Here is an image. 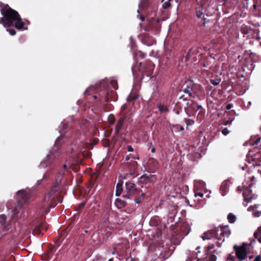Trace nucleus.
I'll list each match as a JSON object with an SVG mask.
<instances>
[{
    "label": "nucleus",
    "instance_id": "obj_21",
    "mask_svg": "<svg viewBox=\"0 0 261 261\" xmlns=\"http://www.w3.org/2000/svg\"><path fill=\"white\" fill-rule=\"evenodd\" d=\"M6 219V217L4 215L0 216V223L3 224Z\"/></svg>",
    "mask_w": 261,
    "mask_h": 261
},
{
    "label": "nucleus",
    "instance_id": "obj_14",
    "mask_svg": "<svg viewBox=\"0 0 261 261\" xmlns=\"http://www.w3.org/2000/svg\"><path fill=\"white\" fill-rule=\"evenodd\" d=\"M123 119H120L119 122H118V123L117 125V127H116V130H117V132H118L119 130V129L120 128L122 123H123Z\"/></svg>",
    "mask_w": 261,
    "mask_h": 261
},
{
    "label": "nucleus",
    "instance_id": "obj_13",
    "mask_svg": "<svg viewBox=\"0 0 261 261\" xmlns=\"http://www.w3.org/2000/svg\"><path fill=\"white\" fill-rule=\"evenodd\" d=\"M17 194L18 196H21L22 199H24L27 195L25 192L23 190L18 191Z\"/></svg>",
    "mask_w": 261,
    "mask_h": 261
},
{
    "label": "nucleus",
    "instance_id": "obj_24",
    "mask_svg": "<svg viewBox=\"0 0 261 261\" xmlns=\"http://www.w3.org/2000/svg\"><path fill=\"white\" fill-rule=\"evenodd\" d=\"M185 92L186 93H188L189 94V95L191 96H192V94H191V91L189 89H185Z\"/></svg>",
    "mask_w": 261,
    "mask_h": 261
},
{
    "label": "nucleus",
    "instance_id": "obj_39",
    "mask_svg": "<svg viewBox=\"0 0 261 261\" xmlns=\"http://www.w3.org/2000/svg\"><path fill=\"white\" fill-rule=\"evenodd\" d=\"M129 159V156H127L126 157V160H128Z\"/></svg>",
    "mask_w": 261,
    "mask_h": 261
},
{
    "label": "nucleus",
    "instance_id": "obj_37",
    "mask_svg": "<svg viewBox=\"0 0 261 261\" xmlns=\"http://www.w3.org/2000/svg\"><path fill=\"white\" fill-rule=\"evenodd\" d=\"M154 151H155V149H154V147H152V150H151L152 152H154Z\"/></svg>",
    "mask_w": 261,
    "mask_h": 261
},
{
    "label": "nucleus",
    "instance_id": "obj_22",
    "mask_svg": "<svg viewBox=\"0 0 261 261\" xmlns=\"http://www.w3.org/2000/svg\"><path fill=\"white\" fill-rule=\"evenodd\" d=\"M254 236L255 238L257 239L259 242H261V235H257V232H255Z\"/></svg>",
    "mask_w": 261,
    "mask_h": 261
},
{
    "label": "nucleus",
    "instance_id": "obj_10",
    "mask_svg": "<svg viewBox=\"0 0 261 261\" xmlns=\"http://www.w3.org/2000/svg\"><path fill=\"white\" fill-rule=\"evenodd\" d=\"M116 204L118 206L122 207L125 205V202L120 199H117Z\"/></svg>",
    "mask_w": 261,
    "mask_h": 261
},
{
    "label": "nucleus",
    "instance_id": "obj_47",
    "mask_svg": "<svg viewBox=\"0 0 261 261\" xmlns=\"http://www.w3.org/2000/svg\"><path fill=\"white\" fill-rule=\"evenodd\" d=\"M229 261H231V259L230 258L229 259Z\"/></svg>",
    "mask_w": 261,
    "mask_h": 261
},
{
    "label": "nucleus",
    "instance_id": "obj_42",
    "mask_svg": "<svg viewBox=\"0 0 261 261\" xmlns=\"http://www.w3.org/2000/svg\"><path fill=\"white\" fill-rule=\"evenodd\" d=\"M136 203H138L140 202V201L139 200L136 201Z\"/></svg>",
    "mask_w": 261,
    "mask_h": 261
},
{
    "label": "nucleus",
    "instance_id": "obj_16",
    "mask_svg": "<svg viewBox=\"0 0 261 261\" xmlns=\"http://www.w3.org/2000/svg\"><path fill=\"white\" fill-rule=\"evenodd\" d=\"M206 22H207L206 18H202V19H201V21L200 22H199V23L200 26H203L205 24Z\"/></svg>",
    "mask_w": 261,
    "mask_h": 261
},
{
    "label": "nucleus",
    "instance_id": "obj_45",
    "mask_svg": "<svg viewBox=\"0 0 261 261\" xmlns=\"http://www.w3.org/2000/svg\"><path fill=\"white\" fill-rule=\"evenodd\" d=\"M172 0H168L167 2H169V3L170 2V1H171Z\"/></svg>",
    "mask_w": 261,
    "mask_h": 261
},
{
    "label": "nucleus",
    "instance_id": "obj_35",
    "mask_svg": "<svg viewBox=\"0 0 261 261\" xmlns=\"http://www.w3.org/2000/svg\"><path fill=\"white\" fill-rule=\"evenodd\" d=\"M211 258L212 259L211 260V261H215V256L212 257Z\"/></svg>",
    "mask_w": 261,
    "mask_h": 261
},
{
    "label": "nucleus",
    "instance_id": "obj_27",
    "mask_svg": "<svg viewBox=\"0 0 261 261\" xmlns=\"http://www.w3.org/2000/svg\"><path fill=\"white\" fill-rule=\"evenodd\" d=\"M195 196H200V197H202L203 196V194L202 193H196L195 194Z\"/></svg>",
    "mask_w": 261,
    "mask_h": 261
},
{
    "label": "nucleus",
    "instance_id": "obj_28",
    "mask_svg": "<svg viewBox=\"0 0 261 261\" xmlns=\"http://www.w3.org/2000/svg\"><path fill=\"white\" fill-rule=\"evenodd\" d=\"M7 31H9V33H16V31L13 29H10V30L7 29Z\"/></svg>",
    "mask_w": 261,
    "mask_h": 261
},
{
    "label": "nucleus",
    "instance_id": "obj_4",
    "mask_svg": "<svg viewBox=\"0 0 261 261\" xmlns=\"http://www.w3.org/2000/svg\"><path fill=\"white\" fill-rule=\"evenodd\" d=\"M236 250V254L238 259L240 260H244L246 257L247 251L245 247L234 246Z\"/></svg>",
    "mask_w": 261,
    "mask_h": 261
},
{
    "label": "nucleus",
    "instance_id": "obj_41",
    "mask_svg": "<svg viewBox=\"0 0 261 261\" xmlns=\"http://www.w3.org/2000/svg\"><path fill=\"white\" fill-rule=\"evenodd\" d=\"M108 261H113V259H112V258H111V259H110Z\"/></svg>",
    "mask_w": 261,
    "mask_h": 261
},
{
    "label": "nucleus",
    "instance_id": "obj_36",
    "mask_svg": "<svg viewBox=\"0 0 261 261\" xmlns=\"http://www.w3.org/2000/svg\"><path fill=\"white\" fill-rule=\"evenodd\" d=\"M246 200L247 201H248V202H250V201H251V199H250V198H248V199H247V198H246Z\"/></svg>",
    "mask_w": 261,
    "mask_h": 261
},
{
    "label": "nucleus",
    "instance_id": "obj_8",
    "mask_svg": "<svg viewBox=\"0 0 261 261\" xmlns=\"http://www.w3.org/2000/svg\"><path fill=\"white\" fill-rule=\"evenodd\" d=\"M213 236V231L210 230L206 233H204L202 236V238L203 240H208L211 238Z\"/></svg>",
    "mask_w": 261,
    "mask_h": 261
},
{
    "label": "nucleus",
    "instance_id": "obj_12",
    "mask_svg": "<svg viewBox=\"0 0 261 261\" xmlns=\"http://www.w3.org/2000/svg\"><path fill=\"white\" fill-rule=\"evenodd\" d=\"M47 227L44 223H41L38 229H36L37 232L40 233L41 232L39 229L46 230Z\"/></svg>",
    "mask_w": 261,
    "mask_h": 261
},
{
    "label": "nucleus",
    "instance_id": "obj_31",
    "mask_svg": "<svg viewBox=\"0 0 261 261\" xmlns=\"http://www.w3.org/2000/svg\"><path fill=\"white\" fill-rule=\"evenodd\" d=\"M255 261H260V257L259 256H256Z\"/></svg>",
    "mask_w": 261,
    "mask_h": 261
},
{
    "label": "nucleus",
    "instance_id": "obj_25",
    "mask_svg": "<svg viewBox=\"0 0 261 261\" xmlns=\"http://www.w3.org/2000/svg\"><path fill=\"white\" fill-rule=\"evenodd\" d=\"M139 18L142 20V21H144L145 20V17L142 15H139Z\"/></svg>",
    "mask_w": 261,
    "mask_h": 261
},
{
    "label": "nucleus",
    "instance_id": "obj_9",
    "mask_svg": "<svg viewBox=\"0 0 261 261\" xmlns=\"http://www.w3.org/2000/svg\"><path fill=\"white\" fill-rule=\"evenodd\" d=\"M196 14L197 17L200 18L203 16V8L202 7H199L198 9H196Z\"/></svg>",
    "mask_w": 261,
    "mask_h": 261
},
{
    "label": "nucleus",
    "instance_id": "obj_11",
    "mask_svg": "<svg viewBox=\"0 0 261 261\" xmlns=\"http://www.w3.org/2000/svg\"><path fill=\"white\" fill-rule=\"evenodd\" d=\"M228 220L229 222L232 223L235 221L236 217L232 214H229L227 217Z\"/></svg>",
    "mask_w": 261,
    "mask_h": 261
},
{
    "label": "nucleus",
    "instance_id": "obj_46",
    "mask_svg": "<svg viewBox=\"0 0 261 261\" xmlns=\"http://www.w3.org/2000/svg\"><path fill=\"white\" fill-rule=\"evenodd\" d=\"M259 165L261 166V162L259 164Z\"/></svg>",
    "mask_w": 261,
    "mask_h": 261
},
{
    "label": "nucleus",
    "instance_id": "obj_29",
    "mask_svg": "<svg viewBox=\"0 0 261 261\" xmlns=\"http://www.w3.org/2000/svg\"><path fill=\"white\" fill-rule=\"evenodd\" d=\"M255 232H257V235H259L261 232V227L258 228L257 230Z\"/></svg>",
    "mask_w": 261,
    "mask_h": 261
},
{
    "label": "nucleus",
    "instance_id": "obj_15",
    "mask_svg": "<svg viewBox=\"0 0 261 261\" xmlns=\"http://www.w3.org/2000/svg\"><path fill=\"white\" fill-rule=\"evenodd\" d=\"M211 82L212 84L214 85H218L219 84V83H220V80L218 79V80H212L211 81Z\"/></svg>",
    "mask_w": 261,
    "mask_h": 261
},
{
    "label": "nucleus",
    "instance_id": "obj_32",
    "mask_svg": "<svg viewBox=\"0 0 261 261\" xmlns=\"http://www.w3.org/2000/svg\"><path fill=\"white\" fill-rule=\"evenodd\" d=\"M194 106H197V105H196V103H195V104L194 105V106H193V107H194ZM201 108H202L201 106H200V105H198V106H197V109H201Z\"/></svg>",
    "mask_w": 261,
    "mask_h": 261
},
{
    "label": "nucleus",
    "instance_id": "obj_7",
    "mask_svg": "<svg viewBox=\"0 0 261 261\" xmlns=\"http://www.w3.org/2000/svg\"><path fill=\"white\" fill-rule=\"evenodd\" d=\"M141 179L146 182H153L155 180V177L153 175H149V176L145 175L141 177Z\"/></svg>",
    "mask_w": 261,
    "mask_h": 261
},
{
    "label": "nucleus",
    "instance_id": "obj_26",
    "mask_svg": "<svg viewBox=\"0 0 261 261\" xmlns=\"http://www.w3.org/2000/svg\"><path fill=\"white\" fill-rule=\"evenodd\" d=\"M127 150L129 152H132L133 151V148L130 146H127Z\"/></svg>",
    "mask_w": 261,
    "mask_h": 261
},
{
    "label": "nucleus",
    "instance_id": "obj_17",
    "mask_svg": "<svg viewBox=\"0 0 261 261\" xmlns=\"http://www.w3.org/2000/svg\"><path fill=\"white\" fill-rule=\"evenodd\" d=\"M159 109L160 111H162V112H166L167 111V107L164 106H162V105L159 106Z\"/></svg>",
    "mask_w": 261,
    "mask_h": 261
},
{
    "label": "nucleus",
    "instance_id": "obj_23",
    "mask_svg": "<svg viewBox=\"0 0 261 261\" xmlns=\"http://www.w3.org/2000/svg\"><path fill=\"white\" fill-rule=\"evenodd\" d=\"M229 130L227 128H225L222 130V134L224 135H227V134H229Z\"/></svg>",
    "mask_w": 261,
    "mask_h": 261
},
{
    "label": "nucleus",
    "instance_id": "obj_43",
    "mask_svg": "<svg viewBox=\"0 0 261 261\" xmlns=\"http://www.w3.org/2000/svg\"><path fill=\"white\" fill-rule=\"evenodd\" d=\"M227 0H223V1L224 2V3H225Z\"/></svg>",
    "mask_w": 261,
    "mask_h": 261
},
{
    "label": "nucleus",
    "instance_id": "obj_2",
    "mask_svg": "<svg viewBox=\"0 0 261 261\" xmlns=\"http://www.w3.org/2000/svg\"><path fill=\"white\" fill-rule=\"evenodd\" d=\"M137 193L135 185L132 181H128L125 182V190L123 195L124 198H129Z\"/></svg>",
    "mask_w": 261,
    "mask_h": 261
},
{
    "label": "nucleus",
    "instance_id": "obj_40",
    "mask_svg": "<svg viewBox=\"0 0 261 261\" xmlns=\"http://www.w3.org/2000/svg\"><path fill=\"white\" fill-rule=\"evenodd\" d=\"M230 122H229V121H227V122L226 123V124H229Z\"/></svg>",
    "mask_w": 261,
    "mask_h": 261
},
{
    "label": "nucleus",
    "instance_id": "obj_33",
    "mask_svg": "<svg viewBox=\"0 0 261 261\" xmlns=\"http://www.w3.org/2000/svg\"><path fill=\"white\" fill-rule=\"evenodd\" d=\"M256 7H257V6H256V4H254V5H253V9H254L256 10Z\"/></svg>",
    "mask_w": 261,
    "mask_h": 261
},
{
    "label": "nucleus",
    "instance_id": "obj_34",
    "mask_svg": "<svg viewBox=\"0 0 261 261\" xmlns=\"http://www.w3.org/2000/svg\"><path fill=\"white\" fill-rule=\"evenodd\" d=\"M179 126L180 130L181 131L184 130V128L182 126Z\"/></svg>",
    "mask_w": 261,
    "mask_h": 261
},
{
    "label": "nucleus",
    "instance_id": "obj_19",
    "mask_svg": "<svg viewBox=\"0 0 261 261\" xmlns=\"http://www.w3.org/2000/svg\"><path fill=\"white\" fill-rule=\"evenodd\" d=\"M170 6H171L170 3H169V2H166L163 4V7L164 9H168V8H169L170 7Z\"/></svg>",
    "mask_w": 261,
    "mask_h": 261
},
{
    "label": "nucleus",
    "instance_id": "obj_44",
    "mask_svg": "<svg viewBox=\"0 0 261 261\" xmlns=\"http://www.w3.org/2000/svg\"><path fill=\"white\" fill-rule=\"evenodd\" d=\"M63 167H64V168H65V167H66V165H63Z\"/></svg>",
    "mask_w": 261,
    "mask_h": 261
},
{
    "label": "nucleus",
    "instance_id": "obj_18",
    "mask_svg": "<svg viewBox=\"0 0 261 261\" xmlns=\"http://www.w3.org/2000/svg\"><path fill=\"white\" fill-rule=\"evenodd\" d=\"M108 121L110 123H114V121H115V119H114V117L113 115H110L109 117H108Z\"/></svg>",
    "mask_w": 261,
    "mask_h": 261
},
{
    "label": "nucleus",
    "instance_id": "obj_30",
    "mask_svg": "<svg viewBox=\"0 0 261 261\" xmlns=\"http://www.w3.org/2000/svg\"><path fill=\"white\" fill-rule=\"evenodd\" d=\"M231 107H232V105H231V104H228V105L227 106V107H226V109H227V110H229V109H230L231 108Z\"/></svg>",
    "mask_w": 261,
    "mask_h": 261
},
{
    "label": "nucleus",
    "instance_id": "obj_3",
    "mask_svg": "<svg viewBox=\"0 0 261 261\" xmlns=\"http://www.w3.org/2000/svg\"><path fill=\"white\" fill-rule=\"evenodd\" d=\"M160 27V21L159 19L151 18L148 21V23L144 30L146 31H149L150 30H153L155 31H158Z\"/></svg>",
    "mask_w": 261,
    "mask_h": 261
},
{
    "label": "nucleus",
    "instance_id": "obj_1",
    "mask_svg": "<svg viewBox=\"0 0 261 261\" xmlns=\"http://www.w3.org/2000/svg\"><path fill=\"white\" fill-rule=\"evenodd\" d=\"M1 12L3 17L0 18V23L5 28H14L19 31L28 30L30 21L25 19L23 21L18 12L8 5H4L2 7Z\"/></svg>",
    "mask_w": 261,
    "mask_h": 261
},
{
    "label": "nucleus",
    "instance_id": "obj_6",
    "mask_svg": "<svg viewBox=\"0 0 261 261\" xmlns=\"http://www.w3.org/2000/svg\"><path fill=\"white\" fill-rule=\"evenodd\" d=\"M122 184L123 182L122 181H119L117 184L116 195L117 196H120L122 192Z\"/></svg>",
    "mask_w": 261,
    "mask_h": 261
},
{
    "label": "nucleus",
    "instance_id": "obj_20",
    "mask_svg": "<svg viewBox=\"0 0 261 261\" xmlns=\"http://www.w3.org/2000/svg\"><path fill=\"white\" fill-rule=\"evenodd\" d=\"M185 121L187 125H191L193 123V121L190 119H185Z\"/></svg>",
    "mask_w": 261,
    "mask_h": 261
},
{
    "label": "nucleus",
    "instance_id": "obj_5",
    "mask_svg": "<svg viewBox=\"0 0 261 261\" xmlns=\"http://www.w3.org/2000/svg\"><path fill=\"white\" fill-rule=\"evenodd\" d=\"M257 208V206L256 205H254L249 207L248 210L250 212H252L254 217H257L261 215V211L256 210Z\"/></svg>",
    "mask_w": 261,
    "mask_h": 261
},
{
    "label": "nucleus",
    "instance_id": "obj_38",
    "mask_svg": "<svg viewBox=\"0 0 261 261\" xmlns=\"http://www.w3.org/2000/svg\"><path fill=\"white\" fill-rule=\"evenodd\" d=\"M259 141H260V139H258V140L256 141V144H257V143H258V142H259Z\"/></svg>",
    "mask_w": 261,
    "mask_h": 261
}]
</instances>
